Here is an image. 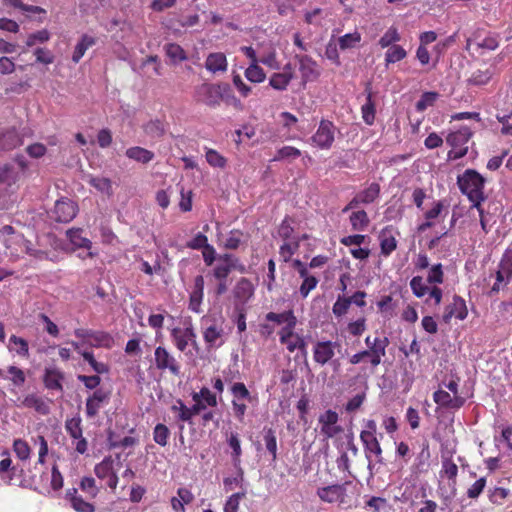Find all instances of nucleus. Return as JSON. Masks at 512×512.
<instances>
[{"instance_id":"obj_1","label":"nucleus","mask_w":512,"mask_h":512,"mask_svg":"<svg viewBox=\"0 0 512 512\" xmlns=\"http://www.w3.org/2000/svg\"><path fill=\"white\" fill-rule=\"evenodd\" d=\"M460 191L472 203V207L480 209V204L486 199L484 195L485 179L474 169H467L457 178Z\"/></svg>"},{"instance_id":"obj_2","label":"nucleus","mask_w":512,"mask_h":512,"mask_svg":"<svg viewBox=\"0 0 512 512\" xmlns=\"http://www.w3.org/2000/svg\"><path fill=\"white\" fill-rule=\"evenodd\" d=\"M354 488L351 481L342 484H333L317 489V496L325 503H338L340 506H350Z\"/></svg>"},{"instance_id":"obj_3","label":"nucleus","mask_w":512,"mask_h":512,"mask_svg":"<svg viewBox=\"0 0 512 512\" xmlns=\"http://www.w3.org/2000/svg\"><path fill=\"white\" fill-rule=\"evenodd\" d=\"M74 335L80 345L87 348L111 349L114 344V338L105 331L77 328Z\"/></svg>"},{"instance_id":"obj_4","label":"nucleus","mask_w":512,"mask_h":512,"mask_svg":"<svg viewBox=\"0 0 512 512\" xmlns=\"http://www.w3.org/2000/svg\"><path fill=\"white\" fill-rule=\"evenodd\" d=\"M201 328L208 349H217L226 341L223 321L205 316L201 319Z\"/></svg>"},{"instance_id":"obj_5","label":"nucleus","mask_w":512,"mask_h":512,"mask_svg":"<svg viewBox=\"0 0 512 512\" xmlns=\"http://www.w3.org/2000/svg\"><path fill=\"white\" fill-rule=\"evenodd\" d=\"M472 136V132L468 127L451 132L446 137V143L452 147L448 152L449 160H457L464 157L468 152V142Z\"/></svg>"},{"instance_id":"obj_6","label":"nucleus","mask_w":512,"mask_h":512,"mask_svg":"<svg viewBox=\"0 0 512 512\" xmlns=\"http://www.w3.org/2000/svg\"><path fill=\"white\" fill-rule=\"evenodd\" d=\"M337 127L327 119H322L315 133L310 137L309 142L313 147L321 150H329L335 142Z\"/></svg>"},{"instance_id":"obj_7","label":"nucleus","mask_w":512,"mask_h":512,"mask_svg":"<svg viewBox=\"0 0 512 512\" xmlns=\"http://www.w3.org/2000/svg\"><path fill=\"white\" fill-rule=\"evenodd\" d=\"M3 459L0 461V478L9 485H23L26 479L23 477L24 469L19 464H13L10 453L2 452Z\"/></svg>"},{"instance_id":"obj_8","label":"nucleus","mask_w":512,"mask_h":512,"mask_svg":"<svg viewBox=\"0 0 512 512\" xmlns=\"http://www.w3.org/2000/svg\"><path fill=\"white\" fill-rule=\"evenodd\" d=\"M473 45L481 50V53L496 50L499 47V36L484 29H476L466 40V50Z\"/></svg>"},{"instance_id":"obj_9","label":"nucleus","mask_w":512,"mask_h":512,"mask_svg":"<svg viewBox=\"0 0 512 512\" xmlns=\"http://www.w3.org/2000/svg\"><path fill=\"white\" fill-rule=\"evenodd\" d=\"M381 193L380 184L377 182L370 183L365 189L359 191L342 209V213L359 208L361 205H370L374 203Z\"/></svg>"},{"instance_id":"obj_10","label":"nucleus","mask_w":512,"mask_h":512,"mask_svg":"<svg viewBox=\"0 0 512 512\" xmlns=\"http://www.w3.org/2000/svg\"><path fill=\"white\" fill-rule=\"evenodd\" d=\"M433 401L438 409L457 411L466 403V397L463 395H455L449 391L438 388L433 393Z\"/></svg>"},{"instance_id":"obj_11","label":"nucleus","mask_w":512,"mask_h":512,"mask_svg":"<svg viewBox=\"0 0 512 512\" xmlns=\"http://www.w3.org/2000/svg\"><path fill=\"white\" fill-rule=\"evenodd\" d=\"M339 415L336 411L328 409L320 414L318 422L320 425V433L325 438H334L343 432V428L338 424Z\"/></svg>"},{"instance_id":"obj_12","label":"nucleus","mask_w":512,"mask_h":512,"mask_svg":"<svg viewBox=\"0 0 512 512\" xmlns=\"http://www.w3.org/2000/svg\"><path fill=\"white\" fill-rule=\"evenodd\" d=\"M360 440L363 444L365 457L368 461L367 468L372 476L375 465L383 464V451L377 437L360 438Z\"/></svg>"},{"instance_id":"obj_13","label":"nucleus","mask_w":512,"mask_h":512,"mask_svg":"<svg viewBox=\"0 0 512 512\" xmlns=\"http://www.w3.org/2000/svg\"><path fill=\"white\" fill-rule=\"evenodd\" d=\"M114 459L111 456H106L100 463L94 467L95 475L100 480H105L107 486L115 490L118 485V476L114 468Z\"/></svg>"},{"instance_id":"obj_14","label":"nucleus","mask_w":512,"mask_h":512,"mask_svg":"<svg viewBox=\"0 0 512 512\" xmlns=\"http://www.w3.org/2000/svg\"><path fill=\"white\" fill-rule=\"evenodd\" d=\"M78 212V205L68 199L62 198L56 201L53 209V217L55 221L60 223H68L72 221Z\"/></svg>"},{"instance_id":"obj_15","label":"nucleus","mask_w":512,"mask_h":512,"mask_svg":"<svg viewBox=\"0 0 512 512\" xmlns=\"http://www.w3.org/2000/svg\"><path fill=\"white\" fill-rule=\"evenodd\" d=\"M82 420L80 417H73L65 421V429L69 436L76 440L75 450L84 454L88 449L87 440L83 437Z\"/></svg>"},{"instance_id":"obj_16","label":"nucleus","mask_w":512,"mask_h":512,"mask_svg":"<svg viewBox=\"0 0 512 512\" xmlns=\"http://www.w3.org/2000/svg\"><path fill=\"white\" fill-rule=\"evenodd\" d=\"M239 259L232 254L225 253L218 255L212 274L216 280L227 279L229 274L237 269Z\"/></svg>"},{"instance_id":"obj_17","label":"nucleus","mask_w":512,"mask_h":512,"mask_svg":"<svg viewBox=\"0 0 512 512\" xmlns=\"http://www.w3.org/2000/svg\"><path fill=\"white\" fill-rule=\"evenodd\" d=\"M295 60L298 62L299 72L304 85L318 78L319 72L317 70V63L310 56L295 55Z\"/></svg>"},{"instance_id":"obj_18","label":"nucleus","mask_w":512,"mask_h":512,"mask_svg":"<svg viewBox=\"0 0 512 512\" xmlns=\"http://www.w3.org/2000/svg\"><path fill=\"white\" fill-rule=\"evenodd\" d=\"M110 399V392L102 388L96 389L86 400V415L89 418L95 417L99 410Z\"/></svg>"},{"instance_id":"obj_19","label":"nucleus","mask_w":512,"mask_h":512,"mask_svg":"<svg viewBox=\"0 0 512 512\" xmlns=\"http://www.w3.org/2000/svg\"><path fill=\"white\" fill-rule=\"evenodd\" d=\"M467 315L468 310L465 300L458 295H454L452 302L445 307L443 320L445 323H449L453 317L459 320H464Z\"/></svg>"},{"instance_id":"obj_20","label":"nucleus","mask_w":512,"mask_h":512,"mask_svg":"<svg viewBox=\"0 0 512 512\" xmlns=\"http://www.w3.org/2000/svg\"><path fill=\"white\" fill-rule=\"evenodd\" d=\"M198 93L201 96V101L213 108L220 105L223 97L221 86L215 84L201 85Z\"/></svg>"},{"instance_id":"obj_21","label":"nucleus","mask_w":512,"mask_h":512,"mask_svg":"<svg viewBox=\"0 0 512 512\" xmlns=\"http://www.w3.org/2000/svg\"><path fill=\"white\" fill-rule=\"evenodd\" d=\"M204 284V277L197 275L194 278L193 287L189 295L188 308L198 314L202 312L201 304L204 297Z\"/></svg>"},{"instance_id":"obj_22","label":"nucleus","mask_w":512,"mask_h":512,"mask_svg":"<svg viewBox=\"0 0 512 512\" xmlns=\"http://www.w3.org/2000/svg\"><path fill=\"white\" fill-rule=\"evenodd\" d=\"M294 78V68L291 63H287L283 67L282 72L273 73L269 79V85L278 91H284Z\"/></svg>"},{"instance_id":"obj_23","label":"nucleus","mask_w":512,"mask_h":512,"mask_svg":"<svg viewBox=\"0 0 512 512\" xmlns=\"http://www.w3.org/2000/svg\"><path fill=\"white\" fill-rule=\"evenodd\" d=\"M295 328H282L279 332L280 342L286 348L293 352L295 349L303 351L305 349V341L302 336L294 332Z\"/></svg>"},{"instance_id":"obj_24","label":"nucleus","mask_w":512,"mask_h":512,"mask_svg":"<svg viewBox=\"0 0 512 512\" xmlns=\"http://www.w3.org/2000/svg\"><path fill=\"white\" fill-rule=\"evenodd\" d=\"M172 334L175 341V345L179 350H185L189 343H191L192 346L196 350H198L195 340L196 334L194 333L192 327H187L185 329H174Z\"/></svg>"},{"instance_id":"obj_25","label":"nucleus","mask_w":512,"mask_h":512,"mask_svg":"<svg viewBox=\"0 0 512 512\" xmlns=\"http://www.w3.org/2000/svg\"><path fill=\"white\" fill-rule=\"evenodd\" d=\"M22 144V137L15 129L0 131V153L11 151Z\"/></svg>"},{"instance_id":"obj_26","label":"nucleus","mask_w":512,"mask_h":512,"mask_svg":"<svg viewBox=\"0 0 512 512\" xmlns=\"http://www.w3.org/2000/svg\"><path fill=\"white\" fill-rule=\"evenodd\" d=\"M366 102L361 107L362 119L367 125H372L376 116V105L373 100L371 83H367L365 87Z\"/></svg>"},{"instance_id":"obj_27","label":"nucleus","mask_w":512,"mask_h":512,"mask_svg":"<svg viewBox=\"0 0 512 512\" xmlns=\"http://www.w3.org/2000/svg\"><path fill=\"white\" fill-rule=\"evenodd\" d=\"M66 499L76 512H95V506L85 501L76 488L67 490Z\"/></svg>"},{"instance_id":"obj_28","label":"nucleus","mask_w":512,"mask_h":512,"mask_svg":"<svg viewBox=\"0 0 512 512\" xmlns=\"http://www.w3.org/2000/svg\"><path fill=\"white\" fill-rule=\"evenodd\" d=\"M265 319L278 325L285 324L283 328H295L297 324V318L293 310H287L282 313L269 312L266 314Z\"/></svg>"},{"instance_id":"obj_29","label":"nucleus","mask_w":512,"mask_h":512,"mask_svg":"<svg viewBox=\"0 0 512 512\" xmlns=\"http://www.w3.org/2000/svg\"><path fill=\"white\" fill-rule=\"evenodd\" d=\"M64 379V374L56 369V368H46L45 374L43 377L44 385L49 390H57L62 392L63 386L62 381Z\"/></svg>"},{"instance_id":"obj_30","label":"nucleus","mask_w":512,"mask_h":512,"mask_svg":"<svg viewBox=\"0 0 512 512\" xmlns=\"http://www.w3.org/2000/svg\"><path fill=\"white\" fill-rule=\"evenodd\" d=\"M381 254L389 256L397 248V240L392 233V228H384L379 235Z\"/></svg>"},{"instance_id":"obj_31","label":"nucleus","mask_w":512,"mask_h":512,"mask_svg":"<svg viewBox=\"0 0 512 512\" xmlns=\"http://www.w3.org/2000/svg\"><path fill=\"white\" fill-rule=\"evenodd\" d=\"M205 67L213 73L226 71L227 59L225 54L220 52L209 54L205 61Z\"/></svg>"},{"instance_id":"obj_32","label":"nucleus","mask_w":512,"mask_h":512,"mask_svg":"<svg viewBox=\"0 0 512 512\" xmlns=\"http://www.w3.org/2000/svg\"><path fill=\"white\" fill-rule=\"evenodd\" d=\"M20 179V173L11 164H0V184L11 187Z\"/></svg>"},{"instance_id":"obj_33","label":"nucleus","mask_w":512,"mask_h":512,"mask_svg":"<svg viewBox=\"0 0 512 512\" xmlns=\"http://www.w3.org/2000/svg\"><path fill=\"white\" fill-rule=\"evenodd\" d=\"M125 154L129 159H132L142 164H147L154 158V153L152 151L140 146L128 148Z\"/></svg>"},{"instance_id":"obj_34","label":"nucleus","mask_w":512,"mask_h":512,"mask_svg":"<svg viewBox=\"0 0 512 512\" xmlns=\"http://www.w3.org/2000/svg\"><path fill=\"white\" fill-rule=\"evenodd\" d=\"M155 363L158 369H168L175 376L180 373V367L171 354H155Z\"/></svg>"},{"instance_id":"obj_35","label":"nucleus","mask_w":512,"mask_h":512,"mask_svg":"<svg viewBox=\"0 0 512 512\" xmlns=\"http://www.w3.org/2000/svg\"><path fill=\"white\" fill-rule=\"evenodd\" d=\"M349 222L354 231H364L370 223L367 212L363 209L355 210L349 216Z\"/></svg>"},{"instance_id":"obj_36","label":"nucleus","mask_w":512,"mask_h":512,"mask_svg":"<svg viewBox=\"0 0 512 512\" xmlns=\"http://www.w3.org/2000/svg\"><path fill=\"white\" fill-rule=\"evenodd\" d=\"M96 44V39L88 34H84L80 41L75 46L73 55H72V61L74 63H78L81 58L84 56L85 52Z\"/></svg>"},{"instance_id":"obj_37","label":"nucleus","mask_w":512,"mask_h":512,"mask_svg":"<svg viewBox=\"0 0 512 512\" xmlns=\"http://www.w3.org/2000/svg\"><path fill=\"white\" fill-rule=\"evenodd\" d=\"M67 237L71 244L76 248L90 249L92 242L84 237L83 230L81 228H72L67 231Z\"/></svg>"},{"instance_id":"obj_38","label":"nucleus","mask_w":512,"mask_h":512,"mask_svg":"<svg viewBox=\"0 0 512 512\" xmlns=\"http://www.w3.org/2000/svg\"><path fill=\"white\" fill-rule=\"evenodd\" d=\"M300 247V239L293 238L291 241L284 242L279 247V255L283 262H289L293 255L299 250Z\"/></svg>"},{"instance_id":"obj_39","label":"nucleus","mask_w":512,"mask_h":512,"mask_svg":"<svg viewBox=\"0 0 512 512\" xmlns=\"http://www.w3.org/2000/svg\"><path fill=\"white\" fill-rule=\"evenodd\" d=\"M164 50L173 64L183 62L188 58L185 50L179 44L168 43L164 46Z\"/></svg>"},{"instance_id":"obj_40","label":"nucleus","mask_w":512,"mask_h":512,"mask_svg":"<svg viewBox=\"0 0 512 512\" xmlns=\"http://www.w3.org/2000/svg\"><path fill=\"white\" fill-rule=\"evenodd\" d=\"M23 405L27 408H33L35 411L43 415L49 413V406L41 397L35 394L27 395L23 400Z\"/></svg>"},{"instance_id":"obj_41","label":"nucleus","mask_w":512,"mask_h":512,"mask_svg":"<svg viewBox=\"0 0 512 512\" xmlns=\"http://www.w3.org/2000/svg\"><path fill=\"white\" fill-rule=\"evenodd\" d=\"M13 452L15 453L16 457L21 462H26L31 457V447L29 446L28 442L18 438L13 441L12 444Z\"/></svg>"},{"instance_id":"obj_42","label":"nucleus","mask_w":512,"mask_h":512,"mask_svg":"<svg viewBox=\"0 0 512 512\" xmlns=\"http://www.w3.org/2000/svg\"><path fill=\"white\" fill-rule=\"evenodd\" d=\"M460 377L457 374L451 373L445 376L438 384V388L449 391L455 395H462L459 391Z\"/></svg>"},{"instance_id":"obj_43","label":"nucleus","mask_w":512,"mask_h":512,"mask_svg":"<svg viewBox=\"0 0 512 512\" xmlns=\"http://www.w3.org/2000/svg\"><path fill=\"white\" fill-rule=\"evenodd\" d=\"M407 56L406 50L397 44L388 47V50L385 53V64L388 66L389 64H394L403 60Z\"/></svg>"},{"instance_id":"obj_44","label":"nucleus","mask_w":512,"mask_h":512,"mask_svg":"<svg viewBox=\"0 0 512 512\" xmlns=\"http://www.w3.org/2000/svg\"><path fill=\"white\" fill-rule=\"evenodd\" d=\"M88 183L101 193L111 196L113 194L112 182L106 177H93L91 176Z\"/></svg>"},{"instance_id":"obj_45","label":"nucleus","mask_w":512,"mask_h":512,"mask_svg":"<svg viewBox=\"0 0 512 512\" xmlns=\"http://www.w3.org/2000/svg\"><path fill=\"white\" fill-rule=\"evenodd\" d=\"M401 40V35L398 32V29L395 26H391L387 29V31L383 34V36L379 39V45L381 48H388L392 45L396 44Z\"/></svg>"},{"instance_id":"obj_46","label":"nucleus","mask_w":512,"mask_h":512,"mask_svg":"<svg viewBox=\"0 0 512 512\" xmlns=\"http://www.w3.org/2000/svg\"><path fill=\"white\" fill-rule=\"evenodd\" d=\"M227 443L230 446V448L232 449V459H233L234 465L238 466L240 464V461H241L240 458L242 455L241 442H240L238 433L231 432L227 439Z\"/></svg>"},{"instance_id":"obj_47","label":"nucleus","mask_w":512,"mask_h":512,"mask_svg":"<svg viewBox=\"0 0 512 512\" xmlns=\"http://www.w3.org/2000/svg\"><path fill=\"white\" fill-rule=\"evenodd\" d=\"M144 131L153 138H161L165 134V124L159 119L150 120L144 125Z\"/></svg>"},{"instance_id":"obj_48","label":"nucleus","mask_w":512,"mask_h":512,"mask_svg":"<svg viewBox=\"0 0 512 512\" xmlns=\"http://www.w3.org/2000/svg\"><path fill=\"white\" fill-rule=\"evenodd\" d=\"M293 219L289 216H285L280 225L278 226L277 233L281 239L286 241H291L293 238H297L293 236L294 228L292 227Z\"/></svg>"},{"instance_id":"obj_49","label":"nucleus","mask_w":512,"mask_h":512,"mask_svg":"<svg viewBox=\"0 0 512 512\" xmlns=\"http://www.w3.org/2000/svg\"><path fill=\"white\" fill-rule=\"evenodd\" d=\"M245 77L253 83H261L265 80L266 74L258 63H250L245 70Z\"/></svg>"},{"instance_id":"obj_50","label":"nucleus","mask_w":512,"mask_h":512,"mask_svg":"<svg viewBox=\"0 0 512 512\" xmlns=\"http://www.w3.org/2000/svg\"><path fill=\"white\" fill-rule=\"evenodd\" d=\"M493 72L489 68L485 69H478L475 72L472 73L471 77L469 78V83L472 85H486L492 78Z\"/></svg>"},{"instance_id":"obj_51","label":"nucleus","mask_w":512,"mask_h":512,"mask_svg":"<svg viewBox=\"0 0 512 512\" xmlns=\"http://www.w3.org/2000/svg\"><path fill=\"white\" fill-rule=\"evenodd\" d=\"M205 157L208 164L214 168L223 169L227 165V159L215 149L207 148Z\"/></svg>"},{"instance_id":"obj_52","label":"nucleus","mask_w":512,"mask_h":512,"mask_svg":"<svg viewBox=\"0 0 512 512\" xmlns=\"http://www.w3.org/2000/svg\"><path fill=\"white\" fill-rule=\"evenodd\" d=\"M509 495V489L504 487H494L488 490L489 501L495 505H502Z\"/></svg>"},{"instance_id":"obj_53","label":"nucleus","mask_w":512,"mask_h":512,"mask_svg":"<svg viewBox=\"0 0 512 512\" xmlns=\"http://www.w3.org/2000/svg\"><path fill=\"white\" fill-rule=\"evenodd\" d=\"M361 41V34L357 31L347 33L338 39V45L341 50L354 48Z\"/></svg>"},{"instance_id":"obj_54","label":"nucleus","mask_w":512,"mask_h":512,"mask_svg":"<svg viewBox=\"0 0 512 512\" xmlns=\"http://www.w3.org/2000/svg\"><path fill=\"white\" fill-rule=\"evenodd\" d=\"M264 442L266 449L272 455V459L277 457V439L275 431L272 428H264Z\"/></svg>"},{"instance_id":"obj_55","label":"nucleus","mask_w":512,"mask_h":512,"mask_svg":"<svg viewBox=\"0 0 512 512\" xmlns=\"http://www.w3.org/2000/svg\"><path fill=\"white\" fill-rule=\"evenodd\" d=\"M170 436L169 428L164 424H157L153 430V440L158 445L165 447L168 444V439Z\"/></svg>"},{"instance_id":"obj_56","label":"nucleus","mask_w":512,"mask_h":512,"mask_svg":"<svg viewBox=\"0 0 512 512\" xmlns=\"http://www.w3.org/2000/svg\"><path fill=\"white\" fill-rule=\"evenodd\" d=\"M439 94L437 92H424L420 99L416 102V109L419 112H424L428 107L435 104Z\"/></svg>"},{"instance_id":"obj_57","label":"nucleus","mask_w":512,"mask_h":512,"mask_svg":"<svg viewBox=\"0 0 512 512\" xmlns=\"http://www.w3.org/2000/svg\"><path fill=\"white\" fill-rule=\"evenodd\" d=\"M79 486L80 489L91 499L96 498L99 493V488L97 487L96 481L93 477H83Z\"/></svg>"},{"instance_id":"obj_58","label":"nucleus","mask_w":512,"mask_h":512,"mask_svg":"<svg viewBox=\"0 0 512 512\" xmlns=\"http://www.w3.org/2000/svg\"><path fill=\"white\" fill-rule=\"evenodd\" d=\"M301 156V151L293 146H283L278 149L273 161H281L284 159H296Z\"/></svg>"},{"instance_id":"obj_59","label":"nucleus","mask_w":512,"mask_h":512,"mask_svg":"<svg viewBox=\"0 0 512 512\" xmlns=\"http://www.w3.org/2000/svg\"><path fill=\"white\" fill-rule=\"evenodd\" d=\"M277 8L280 15H288L294 11L296 4L300 5L305 0H271Z\"/></svg>"},{"instance_id":"obj_60","label":"nucleus","mask_w":512,"mask_h":512,"mask_svg":"<svg viewBox=\"0 0 512 512\" xmlns=\"http://www.w3.org/2000/svg\"><path fill=\"white\" fill-rule=\"evenodd\" d=\"M441 473L443 474V476H445L447 479L451 480L455 484L458 475V466L454 463L452 459H444L442 461Z\"/></svg>"},{"instance_id":"obj_61","label":"nucleus","mask_w":512,"mask_h":512,"mask_svg":"<svg viewBox=\"0 0 512 512\" xmlns=\"http://www.w3.org/2000/svg\"><path fill=\"white\" fill-rule=\"evenodd\" d=\"M379 311L385 316V317H391L395 308L396 304L393 302V298L391 295H385L383 296L377 303Z\"/></svg>"},{"instance_id":"obj_62","label":"nucleus","mask_w":512,"mask_h":512,"mask_svg":"<svg viewBox=\"0 0 512 512\" xmlns=\"http://www.w3.org/2000/svg\"><path fill=\"white\" fill-rule=\"evenodd\" d=\"M410 288L413 294L418 298L425 296L429 291L428 286L424 283V280L421 276H414L411 279Z\"/></svg>"},{"instance_id":"obj_63","label":"nucleus","mask_w":512,"mask_h":512,"mask_svg":"<svg viewBox=\"0 0 512 512\" xmlns=\"http://www.w3.org/2000/svg\"><path fill=\"white\" fill-rule=\"evenodd\" d=\"M444 281V272L443 266L441 263H437L431 266L428 276L427 282L430 284H442Z\"/></svg>"},{"instance_id":"obj_64","label":"nucleus","mask_w":512,"mask_h":512,"mask_svg":"<svg viewBox=\"0 0 512 512\" xmlns=\"http://www.w3.org/2000/svg\"><path fill=\"white\" fill-rule=\"evenodd\" d=\"M498 270L506 275L507 281L512 278V251H505L500 262Z\"/></svg>"}]
</instances>
